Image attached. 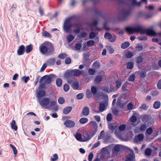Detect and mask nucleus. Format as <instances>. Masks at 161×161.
<instances>
[{
    "label": "nucleus",
    "instance_id": "20",
    "mask_svg": "<svg viewBox=\"0 0 161 161\" xmlns=\"http://www.w3.org/2000/svg\"><path fill=\"white\" fill-rule=\"evenodd\" d=\"M143 53H141L137 57L136 62L138 64H140L143 61Z\"/></svg>",
    "mask_w": 161,
    "mask_h": 161
},
{
    "label": "nucleus",
    "instance_id": "21",
    "mask_svg": "<svg viewBox=\"0 0 161 161\" xmlns=\"http://www.w3.org/2000/svg\"><path fill=\"white\" fill-rule=\"evenodd\" d=\"M82 113L84 115L87 116L89 114V108L87 107H85L83 109Z\"/></svg>",
    "mask_w": 161,
    "mask_h": 161
},
{
    "label": "nucleus",
    "instance_id": "18",
    "mask_svg": "<svg viewBox=\"0 0 161 161\" xmlns=\"http://www.w3.org/2000/svg\"><path fill=\"white\" fill-rule=\"evenodd\" d=\"M130 120L132 123H130V125H132L133 127H134L136 125L134 123L137 120L136 117L134 115H132L130 118Z\"/></svg>",
    "mask_w": 161,
    "mask_h": 161
},
{
    "label": "nucleus",
    "instance_id": "42",
    "mask_svg": "<svg viewBox=\"0 0 161 161\" xmlns=\"http://www.w3.org/2000/svg\"><path fill=\"white\" fill-rule=\"evenodd\" d=\"M30 80V77L29 76H24L22 78V80L25 83H27Z\"/></svg>",
    "mask_w": 161,
    "mask_h": 161
},
{
    "label": "nucleus",
    "instance_id": "12",
    "mask_svg": "<svg viewBox=\"0 0 161 161\" xmlns=\"http://www.w3.org/2000/svg\"><path fill=\"white\" fill-rule=\"evenodd\" d=\"M130 151L131 155L128 156L125 161H135V156L134 152L131 150Z\"/></svg>",
    "mask_w": 161,
    "mask_h": 161
},
{
    "label": "nucleus",
    "instance_id": "40",
    "mask_svg": "<svg viewBox=\"0 0 161 161\" xmlns=\"http://www.w3.org/2000/svg\"><path fill=\"white\" fill-rule=\"evenodd\" d=\"M95 42L93 40H89L87 41V44L88 47L92 46L94 45Z\"/></svg>",
    "mask_w": 161,
    "mask_h": 161
},
{
    "label": "nucleus",
    "instance_id": "46",
    "mask_svg": "<svg viewBox=\"0 0 161 161\" xmlns=\"http://www.w3.org/2000/svg\"><path fill=\"white\" fill-rule=\"evenodd\" d=\"M41 84L40 85L39 88V89H44L46 88V86L47 85L43 81V82L41 83Z\"/></svg>",
    "mask_w": 161,
    "mask_h": 161
},
{
    "label": "nucleus",
    "instance_id": "7",
    "mask_svg": "<svg viewBox=\"0 0 161 161\" xmlns=\"http://www.w3.org/2000/svg\"><path fill=\"white\" fill-rule=\"evenodd\" d=\"M144 136L143 134H139L136 135L133 142L135 143H140L143 140Z\"/></svg>",
    "mask_w": 161,
    "mask_h": 161
},
{
    "label": "nucleus",
    "instance_id": "61",
    "mask_svg": "<svg viewBox=\"0 0 161 161\" xmlns=\"http://www.w3.org/2000/svg\"><path fill=\"white\" fill-rule=\"evenodd\" d=\"M122 83L120 81L118 80L116 82V86L117 89L119 88L121 85Z\"/></svg>",
    "mask_w": 161,
    "mask_h": 161
},
{
    "label": "nucleus",
    "instance_id": "4",
    "mask_svg": "<svg viewBox=\"0 0 161 161\" xmlns=\"http://www.w3.org/2000/svg\"><path fill=\"white\" fill-rule=\"evenodd\" d=\"M83 136V138L82 137L81 135L79 133H76L75 135V137L77 140L80 142H85L89 140L91 138L90 136L88 134H86L85 136Z\"/></svg>",
    "mask_w": 161,
    "mask_h": 161
},
{
    "label": "nucleus",
    "instance_id": "62",
    "mask_svg": "<svg viewBox=\"0 0 161 161\" xmlns=\"http://www.w3.org/2000/svg\"><path fill=\"white\" fill-rule=\"evenodd\" d=\"M159 94V92L157 90H154L152 92L151 94L153 96H156Z\"/></svg>",
    "mask_w": 161,
    "mask_h": 161
},
{
    "label": "nucleus",
    "instance_id": "10",
    "mask_svg": "<svg viewBox=\"0 0 161 161\" xmlns=\"http://www.w3.org/2000/svg\"><path fill=\"white\" fill-rule=\"evenodd\" d=\"M73 26V24H70L68 20H66L65 21L64 26V29L65 31L66 32H69Z\"/></svg>",
    "mask_w": 161,
    "mask_h": 161
},
{
    "label": "nucleus",
    "instance_id": "64",
    "mask_svg": "<svg viewBox=\"0 0 161 161\" xmlns=\"http://www.w3.org/2000/svg\"><path fill=\"white\" fill-rule=\"evenodd\" d=\"M53 158H51V160L52 161H55L58 158V156L56 154H54L53 155Z\"/></svg>",
    "mask_w": 161,
    "mask_h": 161
},
{
    "label": "nucleus",
    "instance_id": "57",
    "mask_svg": "<svg viewBox=\"0 0 161 161\" xmlns=\"http://www.w3.org/2000/svg\"><path fill=\"white\" fill-rule=\"evenodd\" d=\"M67 56V54L65 53L60 54L58 56V57L61 59H64Z\"/></svg>",
    "mask_w": 161,
    "mask_h": 161
},
{
    "label": "nucleus",
    "instance_id": "54",
    "mask_svg": "<svg viewBox=\"0 0 161 161\" xmlns=\"http://www.w3.org/2000/svg\"><path fill=\"white\" fill-rule=\"evenodd\" d=\"M143 46L142 45H137L136 47V50L139 52L142 51L143 49Z\"/></svg>",
    "mask_w": 161,
    "mask_h": 161
},
{
    "label": "nucleus",
    "instance_id": "53",
    "mask_svg": "<svg viewBox=\"0 0 161 161\" xmlns=\"http://www.w3.org/2000/svg\"><path fill=\"white\" fill-rule=\"evenodd\" d=\"M135 76L134 75H131L129 79L128 80L130 81H133L135 79Z\"/></svg>",
    "mask_w": 161,
    "mask_h": 161
},
{
    "label": "nucleus",
    "instance_id": "39",
    "mask_svg": "<svg viewBox=\"0 0 161 161\" xmlns=\"http://www.w3.org/2000/svg\"><path fill=\"white\" fill-rule=\"evenodd\" d=\"M132 5L134 6H139L141 5V3L136 2V0H132Z\"/></svg>",
    "mask_w": 161,
    "mask_h": 161
},
{
    "label": "nucleus",
    "instance_id": "26",
    "mask_svg": "<svg viewBox=\"0 0 161 161\" xmlns=\"http://www.w3.org/2000/svg\"><path fill=\"white\" fill-rule=\"evenodd\" d=\"M148 108V106L146 104H143L139 108V109L140 111H142V110H146Z\"/></svg>",
    "mask_w": 161,
    "mask_h": 161
},
{
    "label": "nucleus",
    "instance_id": "16",
    "mask_svg": "<svg viewBox=\"0 0 161 161\" xmlns=\"http://www.w3.org/2000/svg\"><path fill=\"white\" fill-rule=\"evenodd\" d=\"M25 47L24 45L20 46L17 50L18 54L19 55L23 54L25 52Z\"/></svg>",
    "mask_w": 161,
    "mask_h": 161
},
{
    "label": "nucleus",
    "instance_id": "58",
    "mask_svg": "<svg viewBox=\"0 0 161 161\" xmlns=\"http://www.w3.org/2000/svg\"><path fill=\"white\" fill-rule=\"evenodd\" d=\"M81 47V44L79 43H77L75 44V49L77 51H79L80 50Z\"/></svg>",
    "mask_w": 161,
    "mask_h": 161
},
{
    "label": "nucleus",
    "instance_id": "59",
    "mask_svg": "<svg viewBox=\"0 0 161 161\" xmlns=\"http://www.w3.org/2000/svg\"><path fill=\"white\" fill-rule=\"evenodd\" d=\"M112 119V114L110 113L108 114L107 116V120L108 121H111Z\"/></svg>",
    "mask_w": 161,
    "mask_h": 161
},
{
    "label": "nucleus",
    "instance_id": "48",
    "mask_svg": "<svg viewBox=\"0 0 161 161\" xmlns=\"http://www.w3.org/2000/svg\"><path fill=\"white\" fill-rule=\"evenodd\" d=\"M153 42L157 43L158 44L161 46V40H159L157 38H153L152 39Z\"/></svg>",
    "mask_w": 161,
    "mask_h": 161
},
{
    "label": "nucleus",
    "instance_id": "33",
    "mask_svg": "<svg viewBox=\"0 0 161 161\" xmlns=\"http://www.w3.org/2000/svg\"><path fill=\"white\" fill-rule=\"evenodd\" d=\"M75 38V37L72 35H68L67 37V40L69 42H71Z\"/></svg>",
    "mask_w": 161,
    "mask_h": 161
},
{
    "label": "nucleus",
    "instance_id": "38",
    "mask_svg": "<svg viewBox=\"0 0 161 161\" xmlns=\"http://www.w3.org/2000/svg\"><path fill=\"white\" fill-rule=\"evenodd\" d=\"M32 49V47L31 45L28 46L26 47V52L27 53L30 52Z\"/></svg>",
    "mask_w": 161,
    "mask_h": 161
},
{
    "label": "nucleus",
    "instance_id": "31",
    "mask_svg": "<svg viewBox=\"0 0 161 161\" xmlns=\"http://www.w3.org/2000/svg\"><path fill=\"white\" fill-rule=\"evenodd\" d=\"M98 23V21L96 20H94L93 22L91 24H89V25L91 27V31H93V27L96 26Z\"/></svg>",
    "mask_w": 161,
    "mask_h": 161
},
{
    "label": "nucleus",
    "instance_id": "29",
    "mask_svg": "<svg viewBox=\"0 0 161 161\" xmlns=\"http://www.w3.org/2000/svg\"><path fill=\"white\" fill-rule=\"evenodd\" d=\"M122 146L120 145H117L114 147V151L119 152L122 148Z\"/></svg>",
    "mask_w": 161,
    "mask_h": 161
},
{
    "label": "nucleus",
    "instance_id": "22",
    "mask_svg": "<svg viewBox=\"0 0 161 161\" xmlns=\"http://www.w3.org/2000/svg\"><path fill=\"white\" fill-rule=\"evenodd\" d=\"M72 108L71 107L68 106L64 108L63 110V113L65 114H68L72 110Z\"/></svg>",
    "mask_w": 161,
    "mask_h": 161
},
{
    "label": "nucleus",
    "instance_id": "5",
    "mask_svg": "<svg viewBox=\"0 0 161 161\" xmlns=\"http://www.w3.org/2000/svg\"><path fill=\"white\" fill-rule=\"evenodd\" d=\"M131 14L130 12L127 10H121L119 14V17L122 20H125L129 17Z\"/></svg>",
    "mask_w": 161,
    "mask_h": 161
},
{
    "label": "nucleus",
    "instance_id": "51",
    "mask_svg": "<svg viewBox=\"0 0 161 161\" xmlns=\"http://www.w3.org/2000/svg\"><path fill=\"white\" fill-rule=\"evenodd\" d=\"M126 128V125H120L119 127V129L120 131L124 130Z\"/></svg>",
    "mask_w": 161,
    "mask_h": 161
},
{
    "label": "nucleus",
    "instance_id": "11",
    "mask_svg": "<svg viewBox=\"0 0 161 161\" xmlns=\"http://www.w3.org/2000/svg\"><path fill=\"white\" fill-rule=\"evenodd\" d=\"M64 124L66 127L68 128H73L75 125V124L74 121L69 120H66L64 122Z\"/></svg>",
    "mask_w": 161,
    "mask_h": 161
},
{
    "label": "nucleus",
    "instance_id": "24",
    "mask_svg": "<svg viewBox=\"0 0 161 161\" xmlns=\"http://www.w3.org/2000/svg\"><path fill=\"white\" fill-rule=\"evenodd\" d=\"M160 105L161 103L159 101H156L153 104V107L154 108L158 109L160 107Z\"/></svg>",
    "mask_w": 161,
    "mask_h": 161
},
{
    "label": "nucleus",
    "instance_id": "2",
    "mask_svg": "<svg viewBox=\"0 0 161 161\" xmlns=\"http://www.w3.org/2000/svg\"><path fill=\"white\" fill-rule=\"evenodd\" d=\"M39 50L42 54L50 55L53 53L54 51L53 44L51 42H46L40 45Z\"/></svg>",
    "mask_w": 161,
    "mask_h": 161
},
{
    "label": "nucleus",
    "instance_id": "30",
    "mask_svg": "<svg viewBox=\"0 0 161 161\" xmlns=\"http://www.w3.org/2000/svg\"><path fill=\"white\" fill-rule=\"evenodd\" d=\"M88 121V119L86 118H82L79 120V122L81 124H84Z\"/></svg>",
    "mask_w": 161,
    "mask_h": 161
},
{
    "label": "nucleus",
    "instance_id": "32",
    "mask_svg": "<svg viewBox=\"0 0 161 161\" xmlns=\"http://www.w3.org/2000/svg\"><path fill=\"white\" fill-rule=\"evenodd\" d=\"M62 80L61 78H58L56 80V84L57 86L58 87H60L62 85Z\"/></svg>",
    "mask_w": 161,
    "mask_h": 161
},
{
    "label": "nucleus",
    "instance_id": "45",
    "mask_svg": "<svg viewBox=\"0 0 161 161\" xmlns=\"http://www.w3.org/2000/svg\"><path fill=\"white\" fill-rule=\"evenodd\" d=\"M58 102L59 104H63L65 102L64 99L63 97H60L58 99Z\"/></svg>",
    "mask_w": 161,
    "mask_h": 161
},
{
    "label": "nucleus",
    "instance_id": "17",
    "mask_svg": "<svg viewBox=\"0 0 161 161\" xmlns=\"http://www.w3.org/2000/svg\"><path fill=\"white\" fill-rule=\"evenodd\" d=\"M74 76H77L80 75L83 73V70H80L78 69L72 70Z\"/></svg>",
    "mask_w": 161,
    "mask_h": 161
},
{
    "label": "nucleus",
    "instance_id": "34",
    "mask_svg": "<svg viewBox=\"0 0 161 161\" xmlns=\"http://www.w3.org/2000/svg\"><path fill=\"white\" fill-rule=\"evenodd\" d=\"M106 47L109 53L112 54L114 53V50L111 46L110 45H108Z\"/></svg>",
    "mask_w": 161,
    "mask_h": 161
},
{
    "label": "nucleus",
    "instance_id": "1",
    "mask_svg": "<svg viewBox=\"0 0 161 161\" xmlns=\"http://www.w3.org/2000/svg\"><path fill=\"white\" fill-rule=\"evenodd\" d=\"M126 31L128 33H139L141 34L146 33L147 35L155 36L156 35V32L153 30L146 28L141 25H136L132 27H126Z\"/></svg>",
    "mask_w": 161,
    "mask_h": 161
},
{
    "label": "nucleus",
    "instance_id": "9",
    "mask_svg": "<svg viewBox=\"0 0 161 161\" xmlns=\"http://www.w3.org/2000/svg\"><path fill=\"white\" fill-rule=\"evenodd\" d=\"M90 124L92 126L93 129L91 136L92 137L94 136L97 132V125L95 121H92L90 122Z\"/></svg>",
    "mask_w": 161,
    "mask_h": 161
},
{
    "label": "nucleus",
    "instance_id": "8",
    "mask_svg": "<svg viewBox=\"0 0 161 161\" xmlns=\"http://www.w3.org/2000/svg\"><path fill=\"white\" fill-rule=\"evenodd\" d=\"M104 37L105 38L108 39L109 41L111 42H114L116 40V37L115 36H112L110 33H106L104 35Z\"/></svg>",
    "mask_w": 161,
    "mask_h": 161
},
{
    "label": "nucleus",
    "instance_id": "19",
    "mask_svg": "<svg viewBox=\"0 0 161 161\" xmlns=\"http://www.w3.org/2000/svg\"><path fill=\"white\" fill-rule=\"evenodd\" d=\"M73 76H74L72 70H67L64 74V76L67 78Z\"/></svg>",
    "mask_w": 161,
    "mask_h": 161
},
{
    "label": "nucleus",
    "instance_id": "41",
    "mask_svg": "<svg viewBox=\"0 0 161 161\" xmlns=\"http://www.w3.org/2000/svg\"><path fill=\"white\" fill-rule=\"evenodd\" d=\"M42 35L43 36L51 37V35L47 32L44 31L42 32Z\"/></svg>",
    "mask_w": 161,
    "mask_h": 161
},
{
    "label": "nucleus",
    "instance_id": "15",
    "mask_svg": "<svg viewBox=\"0 0 161 161\" xmlns=\"http://www.w3.org/2000/svg\"><path fill=\"white\" fill-rule=\"evenodd\" d=\"M99 110L95 111L94 112L96 113L102 112L105 110L106 109L105 105L104 103H100L99 106Z\"/></svg>",
    "mask_w": 161,
    "mask_h": 161
},
{
    "label": "nucleus",
    "instance_id": "23",
    "mask_svg": "<svg viewBox=\"0 0 161 161\" xmlns=\"http://www.w3.org/2000/svg\"><path fill=\"white\" fill-rule=\"evenodd\" d=\"M147 127V125L145 124H142L139 127V130L141 132L144 131Z\"/></svg>",
    "mask_w": 161,
    "mask_h": 161
},
{
    "label": "nucleus",
    "instance_id": "44",
    "mask_svg": "<svg viewBox=\"0 0 161 161\" xmlns=\"http://www.w3.org/2000/svg\"><path fill=\"white\" fill-rule=\"evenodd\" d=\"M102 80V78L101 76H97L95 80V82L96 83H99L101 82Z\"/></svg>",
    "mask_w": 161,
    "mask_h": 161
},
{
    "label": "nucleus",
    "instance_id": "37",
    "mask_svg": "<svg viewBox=\"0 0 161 161\" xmlns=\"http://www.w3.org/2000/svg\"><path fill=\"white\" fill-rule=\"evenodd\" d=\"M152 153V150L149 148H147L145 151V153L146 155L149 156L151 155Z\"/></svg>",
    "mask_w": 161,
    "mask_h": 161
},
{
    "label": "nucleus",
    "instance_id": "25",
    "mask_svg": "<svg viewBox=\"0 0 161 161\" xmlns=\"http://www.w3.org/2000/svg\"><path fill=\"white\" fill-rule=\"evenodd\" d=\"M73 88L75 90H78L79 88V86L78 82H73L71 84Z\"/></svg>",
    "mask_w": 161,
    "mask_h": 161
},
{
    "label": "nucleus",
    "instance_id": "43",
    "mask_svg": "<svg viewBox=\"0 0 161 161\" xmlns=\"http://www.w3.org/2000/svg\"><path fill=\"white\" fill-rule=\"evenodd\" d=\"M10 146L12 149L14 154L15 155H16L17 153V150L16 148L14 145L11 144L10 145Z\"/></svg>",
    "mask_w": 161,
    "mask_h": 161
},
{
    "label": "nucleus",
    "instance_id": "3",
    "mask_svg": "<svg viewBox=\"0 0 161 161\" xmlns=\"http://www.w3.org/2000/svg\"><path fill=\"white\" fill-rule=\"evenodd\" d=\"M38 101L42 107L47 109H52V107L56 103V102L54 101L50 102V99L48 97L39 99Z\"/></svg>",
    "mask_w": 161,
    "mask_h": 161
},
{
    "label": "nucleus",
    "instance_id": "27",
    "mask_svg": "<svg viewBox=\"0 0 161 161\" xmlns=\"http://www.w3.org/2000/svg\"><path fill=\"white\" fill-rule=\"evenodd\" d=\"M11 128L12 129L14 130H16L17 129V126L16 125V122L15 120H13L11 123Z\"/></svg>",
    "mask_w": 161,
    "mask_h": 161
},
{
    "label": "nucleus",
    "instance_id": "50",
    "mask_svg": "<svg viewBox=\"0 0 161 161\" xmlns=\"http://www.w3.org/2000/svg\"><path fill=\"white\" fill-rule=\"evenodd\" d=\"M86 95L87 97L90 98L92 96V94L91 92L90 89H88L86 91Z\"/></svg>",
    "mask_w": 161,
    "mask_h": 161
},
{
    "label": "nucleus",
    "instance_id": "49",
    "mask_svg": "<svg viewBox=\"0 0 161 161\" xmlns=\"http://www.w3.org/2000/svg\"><path fill=\"white\" fill-rule=\"evenodd\" d=\"M133 56V53L129 51L128 52L125 54V56L127 58H130Z\"/></svg>",
    "mask_w": 161,
    "mask_h": 161
},
{
    "label": "nucleus",
    "instance_id": "6",
    "mask_svg": "<svg viewBox=\"0 0 161 161\" xmlns=\"http://www.w3.org/2000/svg\"><path fill=\"white\" fill-rule=\"evenodd\" d=\"M52 75H45L42 77L40 80V83L43 82L47 85L50 84L52 82Z\"/></svg>",
    "mask_w": 161,
    "mask_h": 161
},
{
    "label": "nucleus",
    "instance_id": "13",
    "mask_svg": "<svg viewBox=\"0 0 161 161\" xmlns=\"http://www.w3.org/2000/svg\"><path fill=\"white\" fill-rule=\"evenodd\" d=\"M102 90L107 92H110L115 91L116 90L112 88L111 86H106L102 88Z\"/></svg>",
    "mask_w": 161,
    "mask_h": 161
},
{
    "label": "nucleus",
    "instance_id": "47",
    "mask_svg": "<svg viewBox=\"0 0 161 161\" xmlns=\"http://www.w3.org/2000/svg\"><path fill=\"white\" fill-rule=\"evenodd\" d=\"M134 66V64L133 63L131 62H129L127 64V69H132Z\"/></svg>",
    "mask_w": 161,
    "mask_h": 161
},
{
    "label": "nucleus",
    "instance_id": "28",
    "mask_svg": "<svg viewBox=\"0 0 161 161\" xmlns=\"http://www.w3.org/2000/svg\"><path fill=\"white\" fill-rule=\"evenodd\" d=\"M130 44L129 42H125L122 44L121 47L122 49H125L127 48L130 46Z\"/></svg>",
    "mask_w": 161,
    "mask_h": 161
},
{
    "label": "nucleus",
    "instance_id": "35",
    "mask_svg": "<svg viewBox=\"0 0 161 161\" xmlns=\"http://www.w3.org/2000/svg\"><path fill=\"white\" fill-rule=\"evenodd\" d=\"M55 59L54 58L50 59L47 61V64L50 65H52L55 63Z\"/></svg>",
    "mask_w": 161,
    "mask_h": 161
},
{
    "label": "nucleus",
    "instance_id": "63",
    "mask_svg": "<svg viewBox=\"0 0 161 161\" xmlns=\"http://www.w3.org/2000/svg\"><path fill=\"white\" fill-rule=\"evenodd\" d=\"M112 113L116 115H118L119 114V111L117 109L115 108L112 109Z\"/></svg>",
    "mask_w": 161,
    "mask_h": 161
},
{
    "label": "nucleus",
    "instance_id": "56",
    "mask_svg": "<svg viewBox=\"0 0 161 161\" xmlns=\"http://www.w3.org/2000/svg\"><path fill=\"white\" fill-rule=\"evenodd\" d=\"M95 72V70L92 69H90L88 70V72L89 74L91 75H94Z\"/></svg>",
    "mask_w": 161,
    "mask_h": 161
},
{
    "label": "nucleus",
    "instance_id": "52",
    "mask_svg": "<svg viewBox=\"0 0 161 161\" xmlns=\"http://www.w3.org/2000/svg\"><path fill=\"white\" fill-rule=\"evenodd\" d=\"M69 89V86L68 84H66L64 86V89L65 92H67Z\"/></svg>",
    "mask_w": 161,
    "mask_h": 161
},
{
    "label": "nucleus",
    "instance_id": "55",
    "mask_svg": "<svg viewBox=\"0 0 161 161\" xmlns=\"http://www.w3.org/2000/svg\"><path fill=\"white\" fill-rule=\"evenodd\" d=\"M153 131V129L152 128L150 127L148 128L146 130V133L148 135L151 134Z\"/></svg>",
    "mask_w": 161,
    "mask_h": 161
},
{
    "label": "nucleus",
    "instance_id": "14",
    "mask_svg": "<svg viewBox=\"0 0 161 161\" xmlns=\"http://www.w3.org/2000/svg\"><path fill=\"white\" fill-rule=\"evenodd\" d=\"M46 95L45 92L43 90H40L37 92V97L38 100L39 99L44 96Z\"/></svg>",
    "mask_w": 161,
    "mask_h": 161
},
{
    "label": "nucleus",
    "instance_id": "36",
    "mask_svg": "<svg viewBox=\"0 0 161 161\" xmlns=\"http://www.w3.org/2000/svg\"><path fill=\"white\" fill-rule=\"evenodd\" d=\"M93 67L96 69H98L100 66L99 63L97 61H95L93 64Z\"/></svg>",
    "mask_w": 161,
    "mask_h": 161
},
{
    "label": "nucleus",
    "instance_id": "60",
    "mask_svg": "<svg viewBox=\"0 0 161 161\" xmlns=\"http://www.w3.org/2000/svg\"><path fill=\"white\" fill-rule=\"evenodd\" d=\"M122 90L123 91L125 92L126 93H129V91L126 88V85H124L122 87Z\"/></svg>",
    "mask_w": 161,
    "mask_h": 161
}]
</instances>
